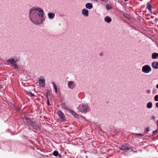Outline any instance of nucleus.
<instances>
[{
	"label": "nucleus",
	"instance_id": "f257e3e1",
	"mask_svg": "<svg viewBox=\"0 0 158 158\" xmlns=\"http://www.w3.org/2000/svg\"><path fill=\"white\" fill-rule=\"evenodd\" d=\"M44 14L42 9L34 7L29 11L30 20L34 24H39L43 23L44 20Z\"/></svg>",
	"mask_w": 158,
	"mask_h": 158
},
{
	"label": "nucleus",
	"instance_id": "f03ea898",
	"mask_svg": "<svg viewBox=\"0 0 158 158\" xmlns=\"http://www.w3.org/2000/svg\"><path fill=\"white\" fill-rule=\"evenodd\" d=\"M79 111L82 113H86L89 110L87 105L84 104H80L77 107Z\"/></svg>",
	"mask_w": 158,
	"mask_h": 158
},
{
	"label": "nucleus",
	"instance_id": "7ed1b4c3",
	"mask_svg": "<svg viewBox=\"0 0 158 158\" xmlns=\"http://www.w3.org/2000/svg\"><path fill=\"white\" fill-rule=\"evenodd\" d=\"M151 71V67L148 65H146L142 67V71L145 73H148Z\"/></svg>",
	"mask_w": 158,
	"mask_h": 158
},
{
	"label": "nucleus",
	"instance_id": "20e7f679",
	"mask_svg": "<svg viewBox=\"0 0 158 158\" xmlns=\"http://www.w3.org/2000/svg\"><path fill=\"white\" fill-rule=\"evenodd\" d=\"M26 121L31 126L34 127V128H35L37 126V124L35 122H33L30 119H29L27 118H26Z\"/></svg>",
	"mask_w": 158,
	"mask_h": 158
},
{
	"label": "nucleus",
	"instance_id": "39448f33",
	"mask_svg": "<svg viewBox=\"0 0 158 158\" xmlns=\"http://www.w3.org/2000/svg\"><path fill=\"white\" fill-rule=\"evenodd\" d=\"M57 114L59 116L61 121H65V116L64 114L61 110H59L57 112Z\"/></svg>",
	"mask_w": 158,
	"mask_h": 158
},
{
	"label": "nucleus",
	"instance_id": "423d86ee",
	"mask_svg": "<svg viewBox=\"0 0 158 158\" xmlns=\"http://www.w3.org/2000/svg\"><path fill=\"white\" fill-rule=\"evenodd\" d=\"M39 84L40 86L44 87L45 86V80L42 77H40L39 78Z\"/></svg>",
	"mask_w": 158,
	"mask_h": 158
},
{
	"label": "nucleus",
	"instance_id": "0eeeda50",
	"mask_svg": "<svg viewBox=\"0 0 158 158\" xmlns=\"http://www.w3.org/2000/svg\"><path fill=\"white\" fill-rule=\"evenodd\" d=\"M69 88L70 89H73L75 88L76 84L73 81H69L68 83Z\"/></svg>",
	"mask_w": 158,
	"mask_h": 158
},
{
	"label": "nucleus",
	"instance_id": "6e6552de",
	"mask_svg": "<svg viewBox=\"0 0 158 158\" xmlns=\"http://www.w3.org/2000/svg\"><path fill=\"white\" fill-rule=\"evenodd\" d=\"M119 148L121 150L124 151L125 150H129L131 148L128 145L125 144L121 146Z\"/></svg>",
	"mask_w": 158,
	"mask_h": 158
},
{
	"label": "nucleus",
	"instance_id": "1a4fd4ad",
	"mask_svg": "<svg viewBox=\"0 0 158 158\" xmlns=\"http://www.w3.org/2000/svg\"><path fill=\"white\" fill-rule=\"evenodd\" d=\"M19 60L18 59H10L7 60V62L9 63H10L12 65Z\"/></svg>",
	"mask_w": 158,
	"mask_h": 158
},
{
	"label": "nucleus",
	"instance_id": "9d476101",
	"mask_svg": "<svg viewBox=\"0 0 158 158\" xmlns=\"http://www.w3.org/2000/svg\"><path fill=\"white\" fill-rule=\"evenodd\" d=\"M152 66L156 69H158V62L156 61H154L152 63Z\"/></svg>",
	"mask_w": 158,
	"mask_h": 158
},
{
	"label": "nucleus",
	"instance_id": "9b49d317",
	"mask_svg": "<svg viewBox=\"0 0 158 158\" xmlns=\"http://www.w3.org/2000/svg\"><path fill=\"white\" fill-rule=\"evenodd\" d=\"M88 10L85 9H83L82 10V13L83 15H85V16H88Z\"/></svg>",
	"mask_w": 158,
	"mask_h": 158
},
{
	"label": "nucleus",
	"instance_id": "f8f14e48",
	"mask_svg": "<svg viewBox=\"0 0 158 158\" xmlns=\"http://www.w3.org/2000/svg\"><path fill=\"white\" fill-rule=\"evenodd\" d=\"M86 7L89 9H91L93 7V5L92 3H88L85 5Z\"/></svg>",
	"mask_w": 158,
	"mask_h": 158
},
{
	"label": "nucleus",
	"instance_id": "ddd939ff",
	"mask_svg": "<svg viewBox=\"0 0 158 158\" xmlns=\"http://www.w3.org/2000/svg\"><path fill=\"white\" fill-rule=\"evenodd\" d=\"M48 16L49 19H52L55 17V14L53 13H49L48 14Z\"/></svg>",
	"mask_w": 158,
	"mask_h": 158
},
{
	"label": "nucleus",
	"instance_id": "4468645a",
	"mask_svg": "<svg viewBox=\"0 0 158 158\" xmlns=\"http://www.w3.org/2000/svg\"><path fill=\"white\" fill-rule=\"evenodd\" d=\"M105 21L107 23H110L111 21V19L108 16L106 17L105 18Z\"/></svg>",
	"mask_w": 158,
	"mask_h": 158
},
{
	"label": "nucleus",
	"instance_id": "2eb2a0df",
	"mask_svg": "<svg viewBox=\"0 0 158 158\" xmlns=\"http://www.w3.org/2000/svg\"><path fill=\"white\" fill-rule=\"evenodd\" d=\"M158 57V53H154L152 55V58L153 59H156Z\"/></svg>",
	"mask_w": 158,
	"mask_h": 158
},
{
	"label": "nucleus",
	"instance_id": "dca6fc26",
	"mask_svg": "<svg viewBox=\"0 0 158 158\" xmlns=\"http://www.w3.org/2000/svg\"><path fill=\"white\" fill-rule=\"evenodd\" d=\"M152 103L151 102H148L147 105V106L148 108H151L152 107Z\"/></svg>",
	"mask_w": 158,
	"mask_h": 158
},
{
	"label": "nucleus",
	"instance_id": "f3484780",
	"mask_svg": "<svg viewBox=\"0 0 158 158\" xmlns=\"http://www.w3.org/2000/svg\"><path fill=\"white\" fill-rule=\"evenodd\" d=\"M112 8V6L110 4H107L106 5V8L107 10H109L111 9Z\"/></svg>",
	"mask_w": 158,
	"mask_h": 158
},
{
	"label": "nucleus",
	"instance_id": "a211bd4d",
	"mask_svg": "<svg viewBox=\"0 0 158 158\" xmlns=\"http://www.w3.org/2000/svg\"><path fill=\"white\" fill-rule=\"evenodd\" d=\"M59 152L57 151H55L53 153V154L55 156H57L58 155Z\"/></svg>",
	"mask_w": 158,
	"mask_h": 158
},
{
	"label": "nucleus",
	"instance_id": "6ab92c4d",
	"mask_svg": "<svg viewBox=\"0 0 158 158\" xmlns=\"http://www.w3.org/2000/svg\"><path fill=\"white\" fill-rule=\"evenodd\" d=\"M147 8L149 11H151L152 10V6L150 4L149 5L147 6Z\"/></svg>",
	"mask_w": 158,
	"mask_h": 158
},
{
	"label": "nucleus",
	"instance_id": "aec40b11",
	"mask_svg": "<svg viewBox=\"0 0 158 158\" xmlns=\"http://www.w3.org/2000/svg\"><path fill=\"white\" fill-rule=\"evenodd\" d=\"M12 66H13L16 69H18V67L17 65L16 64H14L11 65Z\"/></svg>",
	"mask_w": 158,
	"mask_h": 158
},
{
	"label": "nucleus",
	"instance_id": "412c9836",
	"mask_svg": "<svg viewBox=\"0 0 158 158\" xmlns=\"http://www.w3.org/2000/svg\"><path fill=\"white\" fill-rule=\"evenodd\" d=\"M71 113H72V114L73 116H74L75 117H77V114H76V113L74 111H72L71 112Z\"/></svg>",
	"mask_w": 158,
	"mask_h": 158
},
{
	"label": "nucleus",
	"instance_id": "4be33fe9",
	"mask_svg": "<svg viewBox=\"0 0 158 158\" xmlns=\"http://www.w3.org/2000/svg\"><path fill=\"white\" fill-rule=\"evenodd\" d=\"M154 100L156 101H158V95H156L155 96Z\"/></svg>",
	"mask_w": 158,
	"mask_h": 158
},
{
	"label": "nucleus",
	"instance_id": "5701e85b",
	"mask_svg": "<svg viewBox=\"0 0 158 158\" xmlns=\"http://www.w3.org/2000/svg\"><path fill=\"white\" fill-rule=\"evenodd\" d=\"M28 95L30 96L31 97H33L34 96V94H32L31 92H29L28 93Z\"/></svg>",
	"mask_w": 158,
	"mask_h": 158
},
{
	"label": "nucleus",
	"instance_id": "b1692460",
	"mask_svg": "<svg viewBox=\"0 0 158 158\" xmlns=\"http://www.w3.org/2000/svg\"><path fill=\"white\" fill-rule=\"evenodd\" d=\"M53 83V85L54 88L55 90L56 89H57V87L56 86V85L54 83Z\"/></svg>",
	"mask_w": 158,
	"mask_h": 158
},
{
	"label": "nucleus",
	"instance_id": "393cba45",
	"mask_svg": "<svg viewBox=\"0 0 158 158\" xmlns=\"http://www.w3.org/2000/svg\"><path fill=\"white\" fill-rule=\"evenodd\" d=\"M149 128H147L146 129V132H149Z\"/></svg>",
	"mask_w": 158,
	"mask_h": 158
},
{
	"label": "nucleus",
	"instance_id": "a878e982",
	"mask_svg": "<svg viewBox=\"0 0 158 158\" xmlns=\"http://www.w3.org/2000/svg\"><path fill=\"white\" fill-rule=\"evenodd\" d=\"M101 0L103 2H106L108 1L107 0Z\"/></svg>",
	"mask_w": 158,
	"mask_h": 158
},
{
	"label": "nucleus",
	"instance_id": "bb28decb",
	"mask_svg": "<svg viewBox=\"0 0 158 158\" xmlns=\"http://www.w3.org/2000/svg\"><path fill=\"white\" fill-rule=\"evenodd\" d=\"M150 92H151L150 90H147V93L148 94H149L150 93Z\"/></svg>",
	"mask_w": 158,
	"mask_h": 158
},
{
	"label": "nucleus",
	"instance_id": "cd10ccee",
	"mask_svg": "<svg viewBox=\"0 0 158 158\" xmlns=\"http://www.w3.org/2000/svg\"><path fill=\"white\" fill-rule=\"evenodd\" d=\"M157 133V131H155L153 132V133L154 135H155Z\"/></svg>",
	"mask_w": 158,
	"mask_h": 158
},
{
	"label": "nucleus",
	"instance_id": "c85d7f7f",
	"mask_svg": "<svg viewBox=\"0 0 158 158\" xmlns=\"http://www.w3.org/2000/svg\"><path fill=\"white\" fill-rule=\"evenodd\" d=\"M152 119H154L155 118V116H152Z\"/></svg>",
	"mask_w": 158,
	"mask_h": 158
},
{
	"label": "nucleus",
	"instance_id": "c756f323",
	"mask_svg": "<svg viewBox=\"0 0 158 158\" xmlns=\"http://www.w3.org/2000/svg\"><path fill=\"white\" fill-rule=\"evenodd\" d=\"M58 156L60 157H62V156L60 154H58Z\"/></svg>",
	"mask_w": 158,
	"mask_h": 158
},
{
	"label": "nucleus",
	"instance_id": "7c9ffc66",
	"mask_svg": "<svg viewBox=\"0 0 158 158\" xmlns=\"http://www.w3.org/2000/svg\"><path fill=\"white\" fill-rule=\"evenodd\" d=\"M156 106L158 108V102L156 103Z\"/></svg>",
	"mask_w": 158,
	"mask_h": 158
},
{
	"label": "nucleus",
	"instance_id": "2f4dec72",
	"mask_svg": "<svg viewBox=\"0 0 158 158\" xmlns=\"http://www.w3.org/2000/svg\"><path fill=\"white\" fill-rule=\"evenodd\" d=\"M138 135L141 136H143V135L141 134H138Z\"/></svg>",
	"mask_w": 158,
	"mask_h": 158
},
{
	"label": "nucleus",
	"instance_id": "473e14b6",
	"mask_svg": "<svg viewBox=\"0 0 158 158\" xmlns=\"http://www.w3.org/2000/svg\"><path fill=\"white\" fill-rule=\"evenodd\" d=\"M55 92L56 94H57V89H56L55 90Z\"/></svg>",
	"mask_w": 158,
	"mask_h": 158
},
{
	"label": "nucleus",
	"instance_id": "72a5a7b5",
	"mask_svg": "<svg viewBox=\"0 0 158 158\" xmlns=\"http://www.w3.org/2000/svg\"><path fill=\"white\" fill-rule=\"evenodd\" d=\"M156 88L158 89V84L156 85Z\"/></svg>",
	"mask_w": 158,
	"mask_h": 158
},
{
	"label": "nucleus",
	"instance_id": "f704fd0d",
	"mask_svg": "<svg viewBox=\"0 0 158 158\" xmlns=\"http://www.w3.org/2000/svg\"><path fill=\"white\" fill-rule=\"evenodd\" d=\"M157 126L158 127V120L157 121Z\"/></svg>",
	"mask_w": 158,
	"mask_h": 158
},
{
	"label": "nucleus",
	"instance_id": "c9c22d12",
	"mask_svg": "<svg viewBox=\"0 0 158 158\" xmlns=\"http://www.w3.org/2000/svg\"><path fill=\"white\" fill-rule=\"evenodd\" d=\"M125 2H127L128 1V0H124Z\"/></svg>",
	"mask_w": 158,
	"mask_h": 158
},
{
	"label": "nucleus",
	"instance_id": "e433bc0d",
	"mask_svg": "<svg viewBox=\"0 0 158 158\" xmlns=\"http://www.w3.org/2000/svg\"><path fill=\"white\" fill-rule=\"evenodd\" d=\"M48 105H50V104H49V103H48Z\"/></svg>",
	"mask_w": 158,
	"mask_h": 158
}]
</instances>
